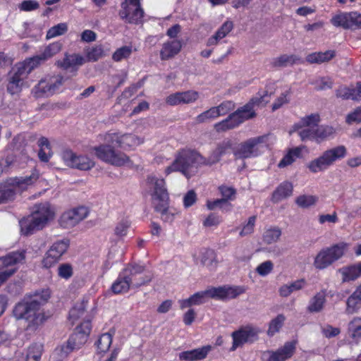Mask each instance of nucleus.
Listing matches in <instances>:
<instances>
[{
	"label": "nucleus",
	"instance_id": "b1692460",
	"mask_svg": "<svg viewBox=\"0 0 361 361\" xmlns=\"http://www.w3.org/2000/svg\"><path fill=\"white\" fill-rule=\"evenodd\" d=\"M198 96V92L196 91L178 92L168 96L166 102L171 106L190 104L195 102Z\"/></svg>",
	"mask_w": 361,
	"mask_h": 361
},
{
	"label": "nucleus",
	"instance_id": "680f3d73",
	"mask_svg": "<svg viewBox=\"0 0 361 361\" xmlns=\"http://www.w3.org/2000/svg\"><path fill=\"white\" fill-rule=\"evenodd\" d=\"M298 135L302 141L307 140H316V128L307 127L301 129L298 132Z\"/></svg>",
	"mask_w": 361,
	"mask_h": 361
},
{
	"label": "nucleus",
	"instance_id": "423d86ee",
	"mask_svg": "<svg viewBox=\"0 0 361 361\" xmlns=\"http://www.w3.org/2000/svg\"><path fill=\"white\" fill-rule=\"evenodd\" d=\"M268 135L251 137L239 144L238 147L233 149V154L237 159H248L256 157L261 154L262 149L267 145Z\"/></svg>",
	"mask_w": 361,
	"mask_h": 361
},
{
	"label": "nucleus",
	"instance_id": "9b49d317",
	"mask_svg": "<svg viewBox=\"0 0 361 361\" xmlns=\"http://www.w3.org/2000/svg\"><path fill=\"white\" fill-rule=\"evenodd\" d=\"M147 185L152 197L153 206L159 203L166 204V201H169V195L164 179L155 176H149L147 178Z\"/></svg>",
	"mask_w": 361,
	"mask_h": 361
},
{
	"label": "nucleus",
	"instance_id": "4d7b16f0",
	"mask_svg": "<svg viewBox=\"0 0 361 361\" xmlns=\"http://www.w3.org/2000/svg\"><path fill=\"white\" fill-rule=\"evenodd\" d=\"M103 55V49L101 46H96L88 49L86 52L88 61H97Z\"/></svg>",
	"mask_w": 361,
	"mask_h": 361
},
{
	"label": "nucleus",
	"instance_id": "0eeeda50",
	"mask_svg": "<svg viewBox=\"0 0 361 361\" xmlns=\"http://www.w3.org/2000/svg\"><path fill=\"white\" fill-rule=\"evenodd\" d=\"M115 147H117L116 143L112 145L107 142V144L94 147L93 150L98 159L112 165L121 166L130 163L129 157L121 152L116 151Z\"/></svg>",
	"mask_w": 361,
	"mask_h": 361
},
{
	"label": "nucleus",
	"instance_id": "13d9d810",
	"mask_svg": "<svg viewBox=\"0 0 361 361\" xmlns=\"http://www.w3.org/2000/svg\"><path fill=\"white\" fill-rule=\"evenodd\" d=\"M201 263L206 267H212L216 264L215 253L212 250H206L202 255Z\"/></svg>",
	"mask_w": 361,
	"mask_h": 361
},
{
	"label": "nucleus",
	"instance_id": "f8f14e48",
	"mask_svg": "<svg viewBox=\"0 0 361 361\" xmlns=\"http://www.w3.org/2000/svg\"><path fill=\"white\" fill-rule=\"evenodd\" d=\"M25 259V252L18 251L0 257V286L16 271V264Z\"/></svg>",
	"mask_w": 361,
	"mask_h": 361
},
{
	"label": "nucleus",
	"instance_id": "49530a36",
	"mask_svg": "<svg viewBox=\"0 0 361 361\" xmlns=\"http://www.w3.org/2000/svg\"><path fill=\"white\" fill-rule=\"evenodd\" d=\"M336 96L343 99L356 100L355 88H350L346 86H341L336 91Z\"/></svg>",
	"mask_w": 361,
	"mask_h": 361
},
{
	"label": "nucleus",
	"instance_id": "412c9836",
	"mask_svg": "<svg viewBox=\"0 0 361 361\" xmlns=\"http://www.w3.org/2000/svg\"><path fill=\"white\" fill-rule=\"evenodd\" d=\"M259 331L255 327L247 326L241 328L238 331L232 334L233 343L232 350H235L238 346L247 342L252 343L258 338Z\"/></svg>",
	"mask_w": 361,
	"mask_h": 361
},
{
	"label": "nucleus",
	"instance_id": "6e6d98bb",
	"mask_svg": "<svg viewBox=\"0 0 361 361\" xmlns=\"http://www.w3.org/2000/svg\"><path fill=\"white\" fill-rule=\"evenodd\" d=\"M218 117V113L215 106H214L198 115L196 118V121L198 123H204L207 120L215 119Z\"/></svg>",
	"mask_w": 361,
	"mask_h": 361
},
{
	"label": "nucleus",
	"instance_id": "4468645a",
	"mask_svg": "<svg viewBox=\"0 0 361 361\" xmlns=\"http://www.w3.org/2000/svg\"><path fill=\"white\" fill-rule=\"evenodd\" d=\"M70 245L68 238H63L55 241L45 254L42 263L44 267L49 268L56 264L66 252Z\"/></svg>",
	"mask_w": 361,
	"mask_h": 361
},
{
	"label": "nucleus",
	"instance_id": "7ed1b4c3",
	"mask_svg": "<svg viewBox=\"0 0 361 361\" xmlns=\"http://www.w3.org/2000/svg\"><path fill=\"white\" fill-rule=\"evenodd\" d=\"M54 212L48 203L36 206V209L29 216L20 221V230L23 235H30L34 232L42 229L47 222L53 218Z\"/></svg>",
	"mask_w": 361,
	"mask_h": 361
},
{
	"label": "nucleus",
	"instance_id": "c756f323",
	"mask_svg": "<svg viewBox=\"0 0 361 361\" xmlns=\"http://www.w3.org/2000/svg\"><path fill=\"white\" fill-rule=\"evenodd\" d=\"M343 282L355 281L361 276V262L350 266L343 267L338 270Z\"/></svg>",
	"mask_w": 361,
	"mask_h": 361
},
{
	"label": "nucleus",
	"instance_id": "e433bc0d",
	"mask_svg": "<svg viewBox=\"0 0 361 361\" xmlns=\"http://www.w3.org/2000/svg\"><path fill=\"white\" fill-rule=\"evenodd\" d=\"M302 149L300 147H295L290 149L288 153L279 161L278 166L283 168L293 164L295 159L300 157Z\"/></svg>",
	"mask_w": 361,
	"mask_h": 361
},
{
	"label": "nucleus",
	"instance_id": "864d4df0",
	"mask_svg": "<svg viewBox=\"0 0 361 361\" xmlns=\"http://www.w3.org/2000/svg\"><path fill=\"white\" fill-rule=\"evenodd\" d=\"M207 207L209 210H214L216 207H219L224 212H229L231 210L232 204L231 203H225V201L221 198L214 201H207Z\"/></svg>",
	"mask_w": 361,
	"mask_h": 361
},
{
	"label": "nucleus",
	"instance_id": "2eb2a0df",
	"mask_svg": "<svg viewBox=\"0 0 361 361\" xmlns=\"http://www.w3.org/2000/svg\"><path fill=\"white\" fill-rule=\"evenodd\" d=\"M331 22L334 26L343 29H361V13L356 11L341 13L333 17Z\"/></svg>",
	"mask_w": 361,
	"mask_h": 361
},
{
	"label": "nucleus",
	"instance_id": "e2e57ef3",
	"mask_svg": "<svg viewBox=\"0 0 361 361\" xmlns=\"http://www.w3.org/2000/svg\"><path fill=\"white\" fill-rule=\"evenodd\" d=\"M216 149L219 152L221 157L228 153L230 150L233 152V149H235V148H233V142L229 139L224 140L220 142Z\"/></svg>",
	"mask_w": 361,
	"mask_h": 361
},
{
	"label": "nucleus",
	"instance_id": "338daca9",
	"mask_svg": "<svg viewBox=\"0 0 361 361\" xmlns=\"http://www.w3.org/2000/svg\"><path fill=\"white\" fill-rule=\"evenodd\" d=\"M221 157L219 152L215 149L207 158L203 157V161H201V164L202 165L212 166L219 162Z\"/></svg>",
	"mask_w": 361,
	"mask_h": 361
},
{
	"label": "nucleus",
	"instance_id": "c03bdc74",
	"mask_svg": "<svg viewBox=\"0 0 361 361\" xmlns=\"http://www.w3.org/2000/svg\"><path fill=\"white\" fill-rule=\"evenodd\" d=\"M112 343V335L109 333L103 334L96 343L98 353L106 352Z\"/></svg>",
	"mask_w": 361,
	"mask_h": 361
},
{
	"label": "nucleus",
	"instance_id": "0e129e2a",
	"mask_svg": "<svg viewBox=\"0 0 361 361\" xmlns=\"http://www.w3.org/2000/svg\"><path fill=\"white\" fill-rule=\"evenodd\" d=\"M233 27V25L231 21H226L215 32V35L221 39L232 30Z\"/></svg>",
	"mask_w": 361,
	"mask_h": 361
},
{
	"label": "nucleus",
	"instance_id": "603ef678",
	"mask_svg": "<svg viewBox=\"0 0 361 361\" xmlns=\"http://www.w3.org/2000/svg\"><path fill=\"white\" fill-rule=\"evenodd\" d=\"M219 190L222 196L221 199L225 201V203H229L228 201L235 199L236 190L233 187L221 185L219 187Z\"/></svg>",
	"mask_w": 361,
	"mask_h": 361
},
{
	"label": "nucleus",
	"instance_id": "69168bd1",
	"mask_svg": "<svg viewBox=\"0 0 361 361\" xmlns=\"http://www.w3.org/2000/svg\"><path fill=\"white\" fill-rule=\"evenodd\" d=\"M274 264L270 260L261 263L256 269V271L262 276L269 274L273 269Z\"/></svg>",
	"mask_w": 361,
	"mask_h": 361
},
{
	"label": "nucleus",
	"instance_id": "f3484780",
	"mask_svg": "<svg viewBox=\"0 0 361 361\" xmlns=\"http://www.w3.org/2000/svg\"><path fill=\"white\" fill-rule=\"evenodd\" d=\"M88 211L85 207H79L62 214L59 219V224L64 228L75 226L87 216Z\"/></svg>",
	"mask_w": 361,
	"mask_h": 361
},
{
	"label": "nucleus",
	"instance_id": "393cba45",
	"mask_svg": "<svg viewBox=\"0 0 361 361\" xmlns=\"http://www.w3.org/2000/svg\"><path fill=\"white\" fill-rule=\"evenodd\" d=\"M87 339L88 338L86 337L85 334H81L78 331H75L68 338L67 345L61 346V355L66 356L73 350L80 348L87 341Z\"/></svg>",
	"mask_w": 361,
	"mask_h": 361
},
{
	"label": "nucleus",
	"instance_id": "9d476101",
	"mask_svg": "<svg viewBox=\"0 0 361 361\" xmlns=\"http://www.w3.org/2000/svg\"><path fill=\"white\" fill-rule=\"evenodd\" d=\"M144 11L140 0H125L121 4L119 17L127 23L140 24L142 22Z\"/></svg>",
	"mask_w": 361,
	"mask_h": 361
},
{
	"label": "nucleus",
	"instance_id": "774afa93",
	"mask_svg": "<svg viewBox=\"0 0 361 361\" xmlns=\"http://www.w3.org/2000/svg\"><path fill=\"white\" fill-rule=\"evenodd\" d=\"M316 202L314 197L311 195H301L296 199V203L301 207H308Z\"/></svg>",
	"mask_w": 361,
	"mask_h": 361
},
{
	"label": "nucleus",
	"instance_id": "5701e85b",
	"mask_svg": "<svg viewBox=\"0 0 361 361\" xmlns=\"http://www.w3.org/2000/svg\"><path fill=\"white\" fill-rule=\"evenodd\" d=\"M31 71H29L27 61L24 64L20 65L17 68V71L11 76L8 85L7 90L11 94L19 92L21 90L22 81L25 74H28Z\"/></svg>",
	"mask_w": 361,
	"mask_h": 361
},
{
	"label": "nucleus",
	"instance_id": "20e7f679",
	"mask_svg": "<svg viewBox=\"0 0 361 361\" xmlns=\"http://www.w3.org/2000/svg\"><path fill=\"white\" fill-rule=\"evenodd\" d=\"M201 161H203V157L197 152L182 149L178 153L173 163L165 169V173L169 174L173 171H180L187 178H190V168L202 165Z\"/></svg>",
	"mask_w": 361,
	"mask_h": 361
},
{
	"label": "nucleus",
	"instance_id": "ddd939ff",
	"mask_svg": "<svg viewBox=\"0 0 361 361\" xmlns=\"http://www.w3.org/2000/svg\"><path fill=\"white\" fill-rule=\"evenodd\" d=\"M124 270L131 288H140L152 281V275L145 271L144 266L135 264H128Z\"/></svg>",
	"mask_w": 361,
	"mask_h": 361
},
{
	"label": "nucleus",
	"instance_id": "052dcab7",
	"mask_svg": "<svg viewBox=\"0 0 361 361\" xmlns=\"http://www.w3.org/2000/svg\"><path fill=\"white\" fill-rule=\"evenodd\" d=\"M38 176L35 174H32L29 176L16 178L12 183L13 185H16L19 187L24 185H31L34 181H36Z\"/></svg>",
	"mask_w": 361,
	"mask_h": 361
},
{
	"label": "nucleus",
	"instance_id": "a19ab883",
	"mask_svg": "<svg viewBox=\"0 0 361 361\" xmlns=\"http://www.w3.org/2000/svg\"><path fill=\"white\" fill-rule=\"evenodd\" d=\"M15 195L16 192L13 186L8 184H0V204L13 200Z\"/></svg>",
	"mask_w": 361,
	"mask_h": 361
},
{
	"label": "nucleus",
	"instance_id": "473e14b6",
	"mask_svg": "<svg viewBox=\"0 0 361 361\" xmlns=\"http://www.w3.org/2000/svg\"><path fill=\"white\" fill-rule=\"evenodd\" d=\"M325 302L326 293L324 290H322L310 300L307 307V311L311 313L319 312L323 310Z\"/></svg>",
	"mask_w": 361,
	"mask_h": 361
},
{
	"label": "nucleus",
	"instance_id": "de8ad7c7",
	"mask_svg": "<svg viewBox=\"0 0 361 361\" xmlns=\"http://www.w3.org/2000/svg\"><path fill=\"white\" fill-rule=\"evenodd\" d=\"M133 49L131 46H123L117 49L112 55L114 61L119 62L126 59L132 54Z\"/></svg>",
	"mask_w": 361,
	"mask_h": 361
},
{
	"label": "nucleus",
	"instance_id": "bb28decb",
	"mask_svg": "<svg viewBox=\"0 0 361 361\" xmlns=\"http://www.w3.org/2000/svg\"><path fill=\"white\" fill-rule=\"evenodd\" d=\"M181 47L180 41L177 39L164 42L160 51L161 59L165 61L173 58L180 52Z\"/></svg>",
	"mask_w": 361,
	"mask_h": 361
},
{
	"label": "nucleus",
	"instance_id": "4c0bfd02",
	"mask_svg": "<svg viewBox=\"0 0 361 361\" xmlns=\"http://www.w3.org/2000/svg\"><path fill=\"white\" fill-rule=\"evenodd\" d=\"M298 58L295 55L283 54L279 57L274 58L271 62V65L274 68L286 67L295 63Z\"/></svg>",
	"mask_w": 361,
	"mask_h": 361
},
{
	"label": "nucleus",
	"instance_id": "1a4fd4ad",
	"mask_svg": "<svg viewBox=\"0 0 361 361\" xmlns=\"http://www.w3.org/2000/svg\"><path fill=\"white\" fill-rule=\"evenodd\" d=\"M345 247V244L340 243L322 250L314 258V267L318 269H326L344 255Z\"/></svg>",
	"mask_w": 361,
	"mask_h": 361
},
{
	"label": "nucleus",
	"instance_id": "f704fd0d",
	"mask_svg": "<svg viewBox=\"0 0 361 361\" xmlns=\"http://www.w3.org/2000/svg\"><path fill=\"white\" fill-rule=\"evenodd\" d=\"M306 284L305 279H299L289 283L283 284L279 289L280 296L288 297L294 291L302 289Z\"/></svg>",
	"mask_w": 361,
	"mask_h": 361
},
{
	"label": "nucleus",
	"instance_id": "f03ea898",
	"mask_svg": "<svg viewBox=\"0 0 361 361\" xmlns=\"http://www.w3.org/2000/svg\"><path fill=\"white\" fill-rule=\"evenodd\" d=\"M267 92L260 94L259 97L252 98L248 103L231 114L226 119L216 123L215 128L217 131H226L238 127L245 121L256 116L254 110L255 106H264L268 100L266 99Z\"/></svg>",
	"mask_w": 361,
	"mask_h": 361
},
{
	"label": "nucleus",
	"instance_id": "8fccbe9b",
	"mask_svg": "<svg viewBox=\"0 0 361 361\" xmlns=\"http://www.w3.org/2000/svg\"><path fill=\"white\" fill-rule=\"evenodd\" d=\"M286 317L283 314H279L276 318L273 319L268 329V335L270 336H274L282 327Z\"/></svg>",
	"mask_w": 361,
	"mask_h": 361
},
{
	"label": "nucleus",
	"instance_id": "7c9ffc66",
	"mask_svg": "<svg viewBox=\"0 0 361 361\" xmlns=\"http://www.w3.org/2000/svg\"><path fill=\"white\" fill-rule=\"evenodd\" d=\"M336 56L334 50H327L326 51L313 52L307 55L305 60L309 63H317L329 62Z\"/></svg>",
	"mask_w": 361,
	"mask_h": 361
},
{
	"label": "nucleus",
	"instance_id": "a211bd4d",
	"mask_svg": "<svg viewBox=\"0 0 361 361\" xmlns=\"http://www.w3.org/2000/svg\"><path fill=\"white\" fill-rule=\"evenodd\" d=\"M61 48L62 44L60 42H56L49 44L44 48L42 53L27 61V65L28 66L29 71H32L37 66L44 63L46 61L53 57L61 50Z\"/></svg>",
	"mask_w": 361,
	"mask_h": 361
},
{
	"label": "nucleus",
	"instance_id": "6ab92c4d",
	"mask_svg": "<svg viewBox=\"0 0 361 361\" xmlns=\"http://www.w3.org/2000/svg\"><path fill=\"white\" fill-rule=\"evenodd\" d=\"M295 350V343L286 342L283 347L276 350H267L264 352L262 358L264 361H286L290 358Z\"/></svg>",
	"mask_w": 361,
	"mask_h": 361
},
{
	"label": "nucleus",
	"instance_id": "6e6552de",
	"mask_svg": "<svg viewBox=\"0 0 361 361\" xmlns=\"http://www.w3.org/2000/svg\"><path fill=\"white\" fill-rule=\"evenodd\" d=\"M63 82L64 78L60 75H47L32 88V93L35 97L52 96L59 91Z\"/></svg>",
	"mask_w": 361,
	"mask_h": 361
},
{
	"label": "nucleus",
	"instance_id": "a878e982",
	"mask_svg": "<svg viewBox=\"0 0 361 361\" xmlns=\"http://www.w3.org/2000/svg\"><path fill=\"white\" fill-rule=\"evenodd\" d=\"M210 350L211 346L205 345L191 350L181 352L178 354V358L180 360L184 361L201 360L207 356Z\"/></svg>",
	"mask_w": 361,
	"mask_h": 361
},
{
	"label": "nucleus",
	"instance_id": "2f4dec72",
	"mask_svg": "<svg viewBox=\"0 0 361 361\" xmlns=\"http://www.w3.org/2000/svg\"><path fill=\"white\" fill-rule=\"evenodd\" d=\"M130 288V285L123 269L119 273L116 280L111 285V290L114 294H122L127 293Z\"/></svg>",
	"mask_w": 361,
	"mask_h": 361
},
{
	"label": "nucleus",
	"instance_id": "a18cd8bd",
	"mask_svg": "<svg viewBox=\"0 0 361 361\" xmlns=\"http://www.w3.org/2000/svg\"><path fill=\"white\" fill-rule=\"evenodd\" d=\"M320 121L319 115L318 114H312L310 115L302 117L299 123L296 125L298 128L302 127H312L317 128Z\"/></svg>",
	"mask_w": 361,
	"mask_h": 361
},
{
	"label": "nucleus",
	"instance_id": "cd10ccee",
	"mask_svg": "<svg viewBox=\"0 0 361 361\" xmlns=\"http://www.w3.org/2000/svg\"><path fill=\"white\" fill-rule=\"evenodd\" d=\"M208 298H210V288L197 292L188 299L179 300L180 307L183 310L192 305H200L204 303Z\"/></svg>",
	"mask_w": 361,
	"mask_h": 361
},
{
	"label": "nucleus",
	"instance_id": "3c124183",
	"mask_svg": "<svg viewBox=\"0 0 361 361\" xmlns=\"http://www.w3.org/2000/svg\"><path fill=\"white\" fill-rule=\"evenodd\" d=\"M281 235V231L278 228H273L267 230L263 235L264 241L267 244L276 242Z\"/></svg>",
	"mask_w": 361,
	"mask_h": 361
},
{
	"label": "nucleus",
	"instance_id": "f257e3e1",
	"mask_svg": "<svg viewBox=\"0 0 361 361\" xmlns=\"http://www.w3.org/2000/svg\"><path fill=\"white\" fill-rule=\"evenodd\" d=\"M49 297L50 293L48 290H42L41 293H36L32 296H25L23 300L15 305L13 310V316L18 320H25L27 322L26 331H36L46 320L44 313L41 307Z\"/></svg>",
	"mask_w": 361,
	"mask_h": 361
},
{
	"label": "nucleus",
	"instance_id": "4be33fe9",
	"mask_svg": "<svg viewBox=\"0 0 361 361\" xmlns=\"http://www.w3.org/2000/svg\"><path fill=\"white\" fill-rule=\"evenodd\" d=\"M105 141L106 142L114 145L116 143L117 147H124L125 145L132 147L140 145L143 142V140L138 137L132 134H125L119 135L118 133H109L105 136Z\"/></svg>",
	"mask_w": 361,
	"mask_h": 361
},
{
	"label": "nucleus",
	"instance_id": "72a5a7b5",
	"mask_svg": "<svg viewBox=\"0 0 361 361\" xmlns=\"http://www.w3.org/2000/svg\"><path fill=\"white\" fill-rule=\"evenodd\" d=\"M293 185L289 182H283L273 192L271 200L274 202H279L292 195Z\"/></svg>",
	"mask_w": 361,
	"mask_h": 361
},
{
	"label": "nucleus",
	"instance_id": "09e8293b",
	"mask_svg": "<svg viewBox=\"0 0 361 361\" xmlns=\"http://www.w3.org/2000/svg\"><path fill=\"white\" fill-rule=\"evenodd\" d=\"M68 30V25L65 23H59L49 28L47 32L46 38L51 39L65 34Z\"/></svg>",
	"mask_w": 361,
	"mask_h": 361
},
{
	"label": "nucleus",
	"instance_id": "58836bf2",
	"mask_svg": "<svg viewBox=\"0 0 361 361\" xmlns=\"http://www.w3.org/2000/svg\"><path fill=\"white\" fill-rule=\"evenodd\" d=\"M348 334L355 341L361 339V318L355 317L348 324Z\"/></svg>",
	"mask_w": 361,
	"mask_h": 361
},
{
	"label": "nucleus",
	"instance_id": "c9c22d12",
	"mask_svg": "<svg viewBox=\"0 0 361 361\" xmlns=\"http://www.w3.org/2000/svg\"><path fill=\"white\" fill-rule=\"evenodd\" d=\"M361 308V296L355 290L346 301L345 312L347 314L356 313Z\"/></svg>",
	"mask_w": 361,
	"mask_h": 361
},
{
	"label": "nucleus",
	"instance_id": "bf43d9fd",
	"mask_svg": "<svg viewBox=\"0 0 361 361\" xmlns=\"http://www.w3.org/2000/svg\"><path fill=\"white\" fill-rule=\"evenodd\" d=\"M218 116H224L228 113L230 111L234 109L235 104L232 101H224L219 106H215Z\"/></svg>",
	"mask_w": 361,
	"mask_h": 361
},
{
	"label": "nucleus",
	"instance_id": "c85d7f7f",
	"mask_svg": "<svg viewBox=\"0 0 361 361\" xmlns=\"http://www.w3.org/2000/svg\"><path fill=\"white\" fill-rule=\"evenodd\" d=\"M85 62V58L78 54H66L62 61H58V65L65 69H72L76 71L79 66Z\"/></svg>",
	"mask_w": 361,
	"mask_h": 361
},
{
	"label": "nucleus",
	"instance_id": "aec40b11",
	"mask_svg": "<svg viewBox=\"0 0 361 361\" xmlns=\"http://www.w3.org/2000/svg\"><path fill=\"white\" fill-rule=\"evenodd\" d=\"M245 291V289L243 286H223L211 288L210 298L221 300H231L243 294Z\"/></svg>",
	"mask_w": 361,
	"mask_h": 361
},
{
	"label": "nucleus",
	"instance_id": "ea45409f",
	"mask_svg": "<svg viewBox=\"0 0 361 361\" xmlns=\"http://www.w3.org/2000/svg\"><path fill=\"white\" fill-rule=\"evenodd\" d=\"M154 210L161 214V218L166 222H171L173 220L174 213L169 209V201H166V204L159 203L153 206Z\"/></svg>",
	"mask_w": 361,
	"mask_h": 361
},
{
	"label": "nucleus",
	"instance_id": "5fc2aeb1",
	"mask_svg": "<svg viewBox=\"0 0 361 361\" xmlns=\"http://www.w3.org/2000/svg\"><path fill=\"white\" fill-rule=\"evenodd\" d=\"M58 275L60 278L68 280L73 274V269L68 263L61 264L58 267Z\"/></svg>",
	"mask_w": 361,
	"mask_h": 361
},
{
	"label": "nucleus",
	"instance_id": "79ce46f5",
	"mask_svg": "<svg viewBox=\"0 0 361 361\" xmlns=\"http://www.w3.org/2000/svg\"><path fill=\"white\" fill-rule=\"evenodd\" d=\"M335 129L329 126H321L316 128V140L320 142L330 138L335 134Z\"/></svg>",
	"mask_w": 361,
	"mask_h": 361
},
{
	"label": "nucleus",
	"instance_id": "37998d69",
	"mask_svg": "<svg viewBox=\"0 0 361 361\" xmlns=\"http://www.w3.org/2000/svg\"><path fill=\"white\" fill-rule=\"evenodd\" d=\"M43 346L41 344L35 343L31 345L27 352L26 361H39Z\"/></svg>",
	"mask_w": 361,
	"mask_h": 361
},
{
	"label": "nucleus",
	"instance_id": "39448f33",
	"mask_svg": "<svg viewBox=\"0 0 361 361\" xmlns=\"http://www.w3.org/2000/svg\"><path fill=\"white\" fill-rule=\"evenodd\" d=\"M347 155V149L344 145H338L326 149L318 158L308 164V169L312 173H317L328 169L334 163L343 159Z\"/></svg>",
	"mask_w": 361,
	"mask_h": 361
},
{
	"label": "nucleus",
	"instance_id": "dca6fc26",
	"mask_svg": "<svg viewBox=\"0 0 361 361\" xmlns=\"http://www.w3.org/2000/svg\"><path fill=\"white\" fill-rule=\"evenodd\" d=\"M62 159L68 166L79 170H90L94 166V162L88 157L77 155L70 149L62 152Z\"/></svg>",
	"mask_w": 361,
	"mask_h": 361
}]
</instances>
